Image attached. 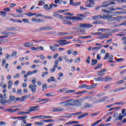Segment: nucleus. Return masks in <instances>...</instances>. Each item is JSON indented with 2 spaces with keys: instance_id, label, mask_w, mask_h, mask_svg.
I'll return each mask as SVG.
<instances>
[{
  "instance_id": "nucleus-1",
  "label": "nucleus",
  "mask_w": 126,
  "mask_h": 126,
  "mask_svg": "<svg viewBox=\"0 0 126 126\" xmlns=\"http://www.w3.org/2000/svg\"><path fill=\"white\" fill-rule=\"evenodd\" d=\"M85 17H86V16L84 14H77V16H65L64 18L69 20H73V22H74L75 21H79V20L82 21L83 18H85Z\"/></svg>"
},
{
  "instance_id": "nucleus-2",
  "label": "nucleus",
  "mask_w": 126,
  "mask_h": 126,
  "mask_svg": "<svg viewBox=\"0 0 126 126\" xmlns=\"http://www.w3.org/2000/svg\"><path fill=\"white\" fill-rule=\"evenodd\" d=\"M91 27H93V25L91 24L88 23H81L79 24L78 26L72 28L73 30H81V28H86L88 29L89 28H91Z\"/></svg>"
},
{
  "instance_id": "nucleus-3",
  "label": "nucleus",
  "mask_w": 126,
  "mask_h": 126,
  "mask_svg": "<svg viewBox=\"0 0 126 126\" xmlns=\"http://www.w3.org/2000/svg\"><path fill=\"white\" fill-rule=\"evenodd\" d=\"M78 100H74L73 99H69L68 100L66 101V104L64 105V107H69L70 106H75L77 107V104L76 103H78Z\"/></svg>"
},
{
  "instance_id": "nucleus-4",
  "label": "nucleus",
  "mask_w": 126,
  "mask_h": 126,
  "mask_svg": "<svg viewBox=\"0 0 126 126\" xmlns=\"http://www.w3.org/2000/svg\"><path fill=\"white\" fill-rule=\"evenodd\" d=\"M15 101V96L14 95H10L9 96V99L6 100V99H0V104H5L7 103L8 104H11L12 103V101Z\"/></svg>"
},
{
  "instance_id": "nucleus-5",
  "label": "nucleus",
  "mask_w": 126,
  "mask_h": 126,
  "mask_svg": "<svg viewBox=\"0 0 126 126\" xmlns=\"http://www.w3.org/2000/svg\"><path fill=\"white\" fill-rule=\"evenodd\" d=\"M96 86H97V83L91 86L87 85V84H83L82 85L79 86L78 88L81 89L87 88V89L89 90V89H94V88H96Z\"/></svg>"
},
{
  "instance_id": "nucleus-6",
  "label": "nucleus",
  "mask_w": 126,
  "mask_h": 126,
  "mask_svg": "<svg viewBox=\"0 0 126 126\" xmlns=\"http://www.w3.org/2000/svg\"><path fill=\"white\" fill-rule=\"evenodd\" d=\"M39 108H40V106L39 105L30 107L29 110H28L27 112H28L29 114H30L31 112H36V111H39Z\"/></svg>"
},
{
  "instance_id": "nucleus-7",
  "label": "nucleus",
  "mask_w": 126,
  "mask_h": 126,
  "mask_svg": "<svg viewBox=\"0 0 126 126\" xmlns=\"http://www.w3.org/2000/svg\"><path fill=\"white\" fill-rule=\"evenodd\" d=\"M58 65H59V60H55L53 68L50 69V72H55L56 68L58 67Z\"/></svg>"
},
{
  "instance_id": "nucleus-8",
  "label": "nucleus",
  "mask_w": 126,
  "mask_h": 126,
  "mask_svg": "<svg viewBox=\"0 0 126 126\" xmlns=\"http://www.w3.org/2000/svg\"><path fill=\"white\" fill-rule=\"evenodd\" d=\"M58 42L60 43H59L60 46H64V45H67L68 44H70V43H71V41H66V40H59Z\"/></svg>"
},
{
  "instance_id": "nucleus-9",
  "label": "nucleus",
  "mask_w": 126,
  "mask_h": 126,
  "mask_svg": "<svg viewBox=\"0 0 126 126\" xmlns=\"http://www.w3.org/2000/svg\"><path fill=\"white\" fill-rule=\"evenodd\" d=\"M43 30H53V28L50 27H44L36 29V31H43Z\"/></svg>"
},
{
  "instance_id": "nucleus-10",
  "label": "nucleus",
  "mask_w": 126,
  "mask_h": 126,
  "mask_svg": "<svg viewBox=\"0 0 126 126\" xmlns=\"http://www.w3.org/2000/svg\"><path fill=\"white\" fill-rule=\"evenodd\" d=\"M64 109L63 108L59 107V108H53L52 109V112H54L55 113H59L60 112H63Z\"/></svg>"
},
{
  "instance_id": "nucleus-11",
  "label": "nucleus",
  "mask_w": 126,
  "mask_h": 126,
  "mask_svg": "<svg viewBox=\"0 0 126 126\" xmlns=\"http://www.w3.org/2000/svg\"><path fill=\"white\" fill-rule=\"evenodd\" d=\"M112 35V34L105 33L102 34L101 36L98 37V39H106V38H109V36Z\"/></svg>"
},
{
  "instance_id": "nucleus-12",
  "label": "nucleus",
  "mask_w": 126,
  "mask_h": 126,
  "mask_svg": "<svg viewBox=\"0 0 126 126\" xmlns=\"http://www.w3.org/2000/svg\"><path fill=\"white\" fill-rule=\"evenodd\" d=\"M52 8H53V4H50L49 5H49H48L47 4H46L45 5H43V9H45L47 11H48V10H50L52 9Z\"/></svg>"
},
{
  "instance_id": "nucleus-13",
  "label": "nucleus",
  "mask_w": 126,
  "mask_h": 126,
  "mask_svg": "<svg viewBox=\"0 0 126 126\" xmlns=\"http://www.w3.org/2000/svg\"><path fill=\"white\" fill-rule=\"evenodd\" d=\"M32 21L35 22V23H41V22H44V20L41 19H37L36 18H32Z\"/></svg>"
},
{
  "instance_id": "nucleus-14",
  "label": "nucleus",
  "mask_w": 126,
  "mask_h": 126,
  "mask_svg": "<svg viewBox=\"0 0 126 126\" xmlns=\"http://www.w3.org/2000/svg\"><path fill=\"white\" fill-rule=\"evenodd\" d=\"M29 88L31 90L32 92H36V88H37V85H33L31 84L29 85Z\"/></svg>"
},
{
  "instance_id": "nucleus-15",
  "label": "nucleus",
  "mask_w": 126,
  "mask_h": 126,
  "mask_svg": "<svg viewBox=\"0 0 126 126\" xmlns=\"http://www.w3.org/2000/svg\"><path fill=\"white\" fill-rule=\"evenodd\" d=\"M63 24H66L67 25H72V23L70 21L65 20L64 18H62Z\"/></svg>"
},
{
  "instance_id": "nucleus-16",
  "label": "nucleus",
  "mask_w": 126,
  "mask_h": 126,
  "mask_svg": "<svg viewBox=\"0 0 126 126\" xmlns=\"http://www.w3.org/2000/svg\"><path fill=\"white\" fill-rule=\"evenodd\" d=\"M123 118H125V116L122 115V113H119L118 117L115 119V122L117 121H123Z\"/></svg>"
},
{
  "instance_id": "nucleus-17",
  "label": "nucleus",
  "mask_w": 126,
  "mask_h": 126,
  "mask_svg": "<svg viewBox=\"0 0 126 126\" xmlns=\"http://www.w3.org/2000/svg\"><path fill=\"white\" fill-rule=\"evenodd\" d=\"M53 16L55 17H57L58 18H60V19H63V15L59 14L57 12H55L53 14Z\"/></svg>"
},
{
  "instance_id": "nucleus-18",
  "label": "nucleus",
  "mask_w": 126,
  "mask_h": 126,
  "mask_svg": "<svg viewBox=\"0 0 126 126\" xmlns=\"http://www.w3.org/2000/svg\"><path fill=\"white\" fill-rule=\"evenodd\" d=\"M104 72H106V69H103L102 70L98 71L97 73V74L98 76H100V75H105V73H104ZM101 73L103 74H101Z\"/></svg>"
},
{
  "instance_id": "nucleus-19",
  "label": "nucleus",
  "mask_w": 126,
  "mask_h": 126,
  "mask_svg": "<svg viewBox=\"0 0 126 126\" xmlns=\"http://www.w3.org/2000/svg\"><path fill=\"white\" fill-rule=\"evenodd\" d=\"M32 126V124H27V122L26 121V120H24V121L22 122L21 126Z\"/></svg>"
},
{
  "instance_id": "nucleus-20",
  "label": "nucleus",
  "mask_w": 126,
  "mask_h": 126,
  "mask_svg": "<svg viewBox=\"0 0 126 126\" xmlns=\"http://www.w3.org/2000/svg\"><path fill=\"white\" fill-rule=\"evenodd\" d=\"M111 18H112V15H104L103 16H101L102 19H111Z\"/></svg>"
},
{
  "instance_id": "nucleus-21",
  "label": "nucleus",
  "mask_w": 126,
  "mask_h": 126,
  "mask_svg": "<svg viewBox=\"0 0 126 126\" xmlns=\"http://www.w3.org/2000/svg\"><path fill=\"white\" fill-rule=\"evenodd\" d=\"M102 4L105 5H101V7H106L107 6H109V5H110V1L102 2Z\"/></svg>"
},
{
  "instance_id": "nucleus-22",
  "label": "nucleus",
  "mask_w": 126,
  "mask_h": 126,
  "mask_svg": "<svg viewBox=\"0 0 126 126\" xmlns=\"http://www.w3.org/2000/svg\"><path fill=\"white\" fill-rule=\"evenodd\" d=\"M101 17H102V15H97L93 16L92 17V19L94 20H97V19H101Z\"/></svg>"
},
{
  "instance_id": "nucleus-23",
  "label": "nucleus",
  "mask_w": 126,
  "mask_h": 126,
  "mask_svg": "<svg viewBox=\"0 0 126 126\" xmlns=\"http://www.w3.org/2000/svg\"><path fill=\"white\" fill-rule=\"evenodd\" d=\"M126 89V86L124 87H121V88H119L118 89H115V90L114 91V93L118 92V91H122V90H125Z\"/></svg>"
},
{
  "instance_id": "nucleus-24",
  "label": "nucleus",
  "mask_w": 126,
  "mask_h": 126,
  "mask_svg": "<svg viewBox=\"0 0 126 126\" xmlns=\"http://www.w3.org/2000/svg\"><path fill=\"white\" fill-rule=\"evenodd\" d=\"M75 101H78L76 104H77V107L78 106H80L81 105V102H83L84 99L83 98L80 99H76Z\"/></svg>"
},
{
  "instance_id": "nucleus-25",
  "label": "nucleus",
  "mask_w": 126,
  "mask_h": 126,
  "mask_svg": "<svg viewBox=\"0 0 126 126\" xmlns=\"http://www.w3.org/2000/svg\"><path fill=\"white\" fill-rule=\"evenodd\" d=\"M88 113H83L81 114L78 117V119L79 120H80L81 119H83V118H85V117H86V116H88Z\"/></svg>"
},
{
  "instance_id": "nucleus-26",
  "label": "nucleus",
  "mask_w": 126,
  "mask_h": 126,
  "mask_svg": "<svg viewBox=\"0 0 126 126\" xmlns=\"http://www.w3.org/2000/svg\"><path fill=\"white\" fill-rule=\"evenodd\" d=\"M94 80L95 81L98 82V81H104V78H102L101 76H99L98 78H94Z\"/></svg>"
},
{
  "instance_id": "nucleus-27",
  "label": "nucleus",
  "mask_w": 126,
  "mask_h": 126,
  "mask_svg": "<svg viewBox=\"0 0 126 126\" xmlns=\"http://www.w3.org/2000/svg\"><path fill=\"white\" fill-rule=\"evenodd\" d=\"M112 80V77H106L103 78V81H105V82H108L109 81H111Z\"/></svg>"
},
{
  "instance_id": "nucleus-28",
  "label": "nucleus",
  "mask_w": 126,
  "mask_h": 126,
  "mask_svg": "<svg viewBox=\"0 0 126 126\" xmlns=\"http://www.w3.org/2000/svg\"><path fill=\"white\" fill-rule=\"evenodd\" d=\"M0 99H1V100H6V99H7V97L6 96V94H4L2 95V94H0Z\"/></svg>"
},
{
  "instance_id": "nucleus-29",
  "label": "nucleus",
  "mask_w": 126,
  "mask_h": 126,
  "mask_svg": "<svg viewBox=\"0 0 126 126\" xmlns=\"http://www.w3.org/2000/svg\"><path fill=\"white\" fill-rule=\"evenodd\" d=\"M25 47H26L27 48H30L31 46H33V42L31 43H26L24 44Z\"/></svg>"
},
{
  "instance_id": "nucleus-30",
  "label": "nucleus",
  "mask_w": 126,
  "mask_h": 126,
  "mask_svg": "<svg viewBox=\"0 0 126 126\" xmlns=\"http://www.w3.org/2000/svg\"><path fill=\"white\" fill-rule=\"evenodd\" d=\"M90 3H89V7H93L94 6V0H90Z\"/></svg>"
},
{
  "instance_id": "nucleus-31",
  "label": "nucleus",
  "mask_w": 126,
  "mask_h": 126,
  "mask_svg": "<svg viewBox=\"0 0 126 126\" xmlns=\"http://www.w3.org/2000/svg\"><path fill=\"white\" fill-rule=\"evenodd\" d=\"M65 35H69L68 32H59L58 36H65Z\"/></svg>"
},
{
  "instance_id": "nucleus-32",
  "label": "nucleus",
  "mask_w": 126,
  "mask_h": 126,
  "mask_svg": "<svg viewBox=\"0 0 126 126\" xmlns=\"http://www.w3.org/2000/svg\"><path fill=\"white\" fill-rule=\"evenodd\" d=\"M117 13H120V14H126V9L123 11H117L115 12V14Z\"/></svg>"
},
{
  "instance_id": "nucleus-33",
  "label": "nucleus",
  "mask_w": 126,
  "mask_h": 126,
  "mask_svg": "<svg viewBox=\"0 0 126 126\" xmlns=\"http://www.w3.org/2000/svg\"><path fill=\"white\" fill-rule=\"evenodd\" d=\"M27 118H28V116L27 115H25V116L19 117L18 119H22V121H23L24 122V121H26L25 119H27Z\"/></svg>"
},
{
  "instance_id": "nucleus-34",
  "label": "nucleus",
  "mask_w": 126,
  "mask_h": 126,
  "mask_svg": "<svg viewBox=\"0 0 126 126\" xmlns=\"http://www.w3.org/2000/svg\"><path fill=\"white\" fill-rule=\"evenodd\" d=\"M83 93H87V91L85 90L81 92H78L75 93V94L76 95H79L80 94H83Z\"/></svg>"
},
{
  "instance_id": "nucleus-35",
  "label": "nucleus",
  "mask_w": 126,
  "mask_h": 126,
  "mask_svg": "<svg viewBox=\"0 0 126 126\" xmlns=\"http://www.w3.org/2000/svg\"><path fill=\"white\" fill-rule=\"evenodd\" d=\"M92 65H95L98 63V61L96 59H92Z\"/></svg>"
},
{
  "instance_id": "nucleus-36",
  "label": "nucleus",
  "mask_w": 126,
  "mask_h": 126,
  "mask_svg": "<svg viewBox=\"0 0 126 126\" xmlns=\"http://www.w3.org/2000/svg\"><path fill=\"white\" fill-rule=\"evenodd\" d=\"M33 15H35L36 17H42L43 16V14L42 13H33Z\"/></svg>"
},
{
  "instance_id": "nucleus-37",
  "label": "nucleus",
  "mask_w": 126,
  "mask_h": 126,
  "mask_svg": "<svg viewBox=\"0 0 126 126\" xmlns=\"http://www.w3.org/2000/svg\"><path fill=\"white\" fill-rule=\"evenodd\" d=\"M110 31V29H99L97 30V31H102V32H105V31Z\"/></svg>"
},
{
  "instance_id": "nucleus-38",
  "label": "nucleus",
  "mask_w": 126,
  "mask_h": 126,
  "mask_svg": "<svg viewBox=\"0 0 126 126\" xmlns=\"http://www.w3.org/2000/svg\"><path fill=\"white\" fill-rule=\"evenodd\" d=\"M35 125H36V126H44L45 123L44 122H36L35 123Z\"/></svg>"
},
{
  "instance_id": "nucleus-39",
  "label": "nucleus",
  "mask_w": 126,
  "mask_h": 126,
  "mask_svg": "<svg viewBox=\"0 0 126 126\" xmlns=\"http://www.w3.org/2000/svg\"><path fill=\"white\" fill-rule=\"evenodd\" d=\"M100 122H102V120H98L96 122H94V124L91 125V126H97V125H98Z\"/></svg>"
},
{
  "instance_id": "nucleus-40",
  "label": "nucleus",
  "mask_w": 126,
  "mask_h": 126,
  "mask_svg": "<svg viewBox=\"0 0 126 126\" xmlns=\"http://www.w3.org/2000/svg\"><path fill=\"white\" fill-rule=\"evenodd\" d=\"M108 96H104V97L101 98L99 99L100 100V102H105L106 100H107V99H108Z\"/></svg>"
},
{
  "instance_id": "nucleus-41",
  "label": "nucleus",
  "mask_w": 126,
  "mask_h": 126,
  "mask_svg": "<svg viewBox=\"0 0 126 126\" xmlns=\"http://www.w3.org/2000/svg\"><path fill=\"white\" fill-rule=\"evenodd\" d=\"M90 107H93L92 104H90L88 103H85L84 105L85 108H90Z\"/></svg>"
},
{
  "instance_id": "nucleus-42",
  "label": "nucleus",
  "mask_w": 126,
  "mask_h": 126,
  "mask_svg": "<svg viewBox=\"0 0 126 126\" xmlns=\"http://www.w3.org/2000/svg\"><path fill=\"white\" fill-rule=\"evenodd\" d=\"M13 30H16V27H9L7 28V31H13Z\"/></svg>"
},
{
  "instance_id": "nucleus-43",
  "label": "nucleus",
  "mask_w": 126,
  "mask_h": 126,
  "mask_svg": "<svg viewBox=\"0 0 126 126\" xmlns=\"http://www.w3.org/2000/svg\"><path fill=\"white\" fill-rule=\"evenodd\" d=\"M28 114H29V112H25V111H20L19 112V115H27Z\"/></svg>"
},
{
  "instance_id": "nucleus-44",
  "label": "nucleus",
  "mask_w": 126,
  "mask_h": 126,
  "mask_svg": "<svg viewBox=\"0 0 126 126\" xmlns=\"http://www.w3.org/2000/svg\"><path fill=\"white\" fill-rule=\"evenodd\" d=\"M93 24H103V21H96L93 22Z\"/></svg>"
},
{
  "instance_id": "nucleus-45",
  "label": "nucleus",
  "mask_w": 126,
  "mask_h": 126,
  "mask_svg": "<svg viewBox=\"0 0 126 126\" xmlns=\"http://www.w3.org/2000/svg\"><path fill=\"white\" fill-rule=\"evenodd\" d=\"M42 17H43V18H46V19H53V17H52L51 16L44 15L43 14H42Z\"/></svg>"
},
{
  "instance_id": "nucleus-46",
  "label": "nucleus",
  "mask_w": 126,
  "mask_h": 126,
  "mask_svg": "<svg viewBox=\"0 0 126 126\" xmlns=\"http://www.w3.org/2000/svg\"><path fill=\"white\" fill-rule=\"evenodd\" d=\"M45 4V0H40L38 5H43Z\"/></svg>"
},
{
  "instance_id": "nucleus-47",
  "label": "nucleus",
  "mask_w": 126,
  "mask_h": 126,
  "mask_svg": "<svg viewBox=\"0 0 126 126\" xmlns=\"http://www.w3.org/2000/svg\"><path fill=\"white\" fill-rule=\"evenodd\" d=\"M50 49L52 51H53L54 52H55V51H56V50H57V47H56V45H54L52 46H50Z\"/></svg>"
},
{
  "instance_id": "nucleus-48",
  "label": "nucleus",
  "mask_w": 126,
  "mask_h": 126,
  "mask_svg": "<svg viewBox=\"0 0 126 126\" xmlns=\"http://www.w3.org/2000/svg\"><path fill=\"white\" fill-rule=\"evenodd\" d=\"M1 34H2V35H5V36H7V38L9 36V34H8V32H1Z\"/></svg>"
},
{
  "instance_id": "nucleus-49",
  "label": "nucleus",
  "mask_w": 126,
  "mask_h": 126,
  "mask_svg": "<svg viewBox=\"0 0 126 126\" xmlns=\"http://www.w3.org/2000/svg\"><path fill=\"white\" fill-rule=\"evenodd\" d=\"M80 4H81V2H74L73 3V6H77L78 5H80Z\"/></svg>"
},
{
  "instance_id": "nucleus-50",
  "label": "nucleus",
  "mask_w": 126,
  "mask_h": 126,
  "mask_svg": "<svg viewBox=\"0 0 126 126\" xmlns=\"http://www.w3.org/2000/svg\"><path fill=\"white\" fill-rule=\"evenodd\" d=\"M54 120L53 119H49V120H43L42 122L43 123H50L51 122H53Z\"/></svg>"
},
{
  "instance_id": "nucleus-51",
  "label": "nucleus",
  "mask_w": 126,
  "mask_h": 126,
  "mask_svg": "<svg viewBox=\"0 0 126 126\" xmlns=\"http://www.w3.org/2000/svg\"><path fill=\"white\" fill-rule=\"evenodd\" d=\"M47 81L48 82H51V81H55V78L54 77H51L47 80Z\"/></svg>"
},
{
  "instance_id": "nucleus-52",
  "label": "nucleus",
  "mask_w": 126,
  "mask_h": 126,
  "mask_svg": "<svg viewBox=\"0 0 126 126\" xmlns=\"http://www.w3.org/2000/svg\"><path fill=\"white\" fill-rule=\"evenodd\" d=\"M102 65H103V64L99 63L95 67H94V69L95 70L98 69V68H100V67H102Z\"/></svg>"
},
{
  "instance_id": "nucleus-53",
  "label": "nucleus",
  "mask_w": 126,
  "mask_h": 126,
  "mask_svg": "<svg viewBox=\"0 0 126 126\" xmlns=\"http://www.w3.org/2000/svg\"><path fill=\"white\" fill-rule=\"evenodd\" d=\"M80 38H81V39H86V38H92V36L91 35H89L87 36H80Z\"/></svg>"
},
{
  "instance_id": "nucleus-54",
  "label": "nucleus",
  "mask_w": 126,
  "mask_h": 126,
  "mask_svg": "<svg viewBox=\"0 0 126 126\" xmlns=\"http://www.w3.org/2000/svg\"><path fill=\"white\" fill-rule=\"evenodd\" d=\"M42 101H47V99H42V98H38L37 99L36 102L38 103H40V102H42Z\"/></svg>"
},
{
  "instance_id": "nucleus-55",
  "label": "nucleus",
  "mask_w": 126,
  "mask_h": 126,
  "mask_svg": "<svg viewBox=\"0 0 126 126\" xmlns=\"http://www.w3.org/2000/svg\"><path fill=\"white\" fill-rule=\"evenodd\" d=\"M17 55V52L16 51H13L12 53V55H11V57H16Z\"/></svg>"
},
{
  "instance_id": "nucleus-56",
  "label": "nucleus",
  "mask_w": 126,
  "mask_h": 126,
  "mask_svg": "<svg viewBox=\"0 0 126 126\" xmlns=\"http://www.w3.org/2000/svg\"><path fill=\"white\" fill-rule=\"evenodd\" d=\"M126 103L123 102V101L119 102H116L115 103V105H125Z\"/></svg>"
},
{
  "instance_id": "nucleus-57",
  "label": "nucleus",
  "mask_w": 126,
  "mask_h": 126,
  "mask_svg": "<svg viewBox=\"0 0 126 126\" xmlns=\"http://www.w3.org/2000/svg\"><path fill=\"white\" fill-rule=\"evenodd\" d=\"M45 96H48V97H51L52 96H54V94L53 93H48L46 94Z\"/></svg>"
},
{
  "instance_id": "nucleus-58",
  "label": "nucleus",
  "mask_w": 126,
  "mask_h": 126,
  "mask_svg": "<svg viewBox=\"0 0 126 126\" xmlns=\"http://www.w3.org/2000/svg\"><path fill=\"white\" fill-rule=\"evenodd\" d=\"M99 49H101V46H98V47H94L93 49V51H95V50H96V51H98V50H99Z\"/></svg>"
},
{
  "instance_id": "nucleus-59",
  "label": "nucleus",
  "mask_w": 126,
  "mask_h": 126,
  "mask_svg": "<svg viewBox=\"0 0 126 126\" xmlns=\"http://www.w3.org/2000/svg\"><path fill=\"white\" fill-rule=\"evenodd\" d=\"M25 14H26V15H27V16H32L33 15H34V13H31V12H29Z\"/></svg>"
},
{
  "instance_id": "nucleus-60",
  "label": "nucleus",
  "mask_w": 126,
  "mask_h": 126,
  "mask_svg": "<svg viewBox=\"0 0 126 126\" xmlns=\"http://www.w3.org/2000/svg\"><path fill=\"white\" fill-rule=\"evenodd\" d=\"M49 72H44L43 73V74L41 75L42 77H45V75H48Z\"/></svg>"
},
{
  "instance_id": "nucleus-61",
  "label": "nucleus",
  "mask_w": 126,
  "mask_h": 126,
  "mask_svg": "<svg viewBox=\"0 0 126 126\" xmlns=\"http://www.w3.org/2000/svg\"><path fill=\"white\" fill-rule=\"evenodd\" d=\"M107 59H109V53H106L104 57V60H107Z\"/></svg>"
},
{
  "instance_id": "nucleus-62",
  "label": "nucleus",
  "mask_w": 126,
  "mask_h": 126,
  "mask_svg": "<svg viewBox=\"0 0 126 126\" xmlns=\"http://www.w3.org/2000/svg\"><path fill=\"white\" fill-rule=\"evenodd\" d=\"M86 62L87 63H90V57H88L87 59H86Z\"/></svg>"
},
{
  "instance_id": "nucleus-63",
  "label": "nucleus",
  "mask_w": 126,
  "mask_h": 126,
  "mask_svg": "<svg viewBox=\"0 0 126 126\" xmlns=\"http://www.w3.org/2000/svg\"><path fill=\"white\" fill-rule=\"evenodd\" d=\"M111 126V123L100 124V126Z\"/></svg>"
},
{
  "instance_id": "nucleus-64",
  "label": "nucleus",
  "mask_w": 126,
  "mask_h": 126,
  "mask_svg": "<svg viewBox=\"0 0 126 126\" xmlns=\"http://www.w3.org/2000/svg\"><path fill=\"white\" fill-rule=\"evenodd\" d=\"M78 62H80V58H77L74 60V63H78Z\"/></svg>"
}]
</instances>
